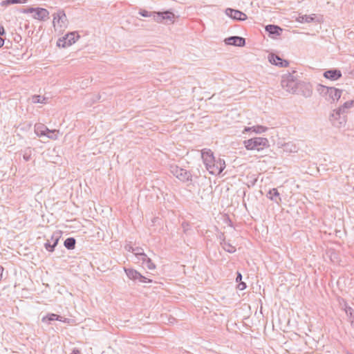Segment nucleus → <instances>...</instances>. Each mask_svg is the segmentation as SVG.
I'll return each instance as SVG.
<instances>
[{
    "label": "nucleus",
    "mask_w": 354,
    "mask_h": 354,
    "mask_svg": "<svg viewBox=\"0 0 354 354\" xmlns=\"http://www.w3.org/2000/svg\"><path fill=\"white\" fill-rule=\"evenodd\" d=\"M207 170L209 174L218 175L225 167V163L220 156H201Z\"/></svg>",
    "instance_id": "1"
},
{
    "label": "nucleus",
    "mask_w": 354,
    "mask_h": 354,
    "mask_svg": "<svg viewBox=\"0 0 354 354\" xmlns=\"http://www.w3.org/2000/svg\"><path fill=\"white\" fill-rule=\"evenodd\" d=\"M317 90L321 95L324 97L328 101H330V102L337 101L341 97L342 93L341 89L322 84H318Z\"/></svg>",
    "instance_id": "2"
},
{
    "label": "nucleus",
    "mask_w": 354,
    "mask_h": 354,
    "mask_svg": "<svg viewBox=\"0 0 354 354\" xmlns=\"http://www.w3.org/2000/svg\"><path fill=\"white\" fill-rule=\"evenodd\" d=\"M245 147L248 150L260 151L269 146V141L266 138L256 137L248 139L243 142Z\"/></svg>",
    "instance_id": "3"
},
{
    "label": "nucleus",
    "mask_w": 354,
    "mask_h": 354,
    "mask_svg": "<svg viewBox=\"0 0 354 354\" xmlns=\"http://www.w3.org/2000/svg\"><path fill=\"white\" fill-rule=\"evenodd\" d=\"M297 80L290 73L283 75L281 82L282 88L292 93L297 91Z\"/></svg>",
    "instance_id": "4"
},
{
    "label": "nucleus",
    "mask_w": 354,
    "mask_h": 354,
    "mask_svg": "<svg viewBox=\"0 0 354 354\" xmlns=\"http://www.w3.org/2000/svg\"><path fill=\"white\" fill-rule=\"evenodd\" d=\"M175 18L176 15L171 10L158 11L154 15V21L157 23L174 24Z\"/></svg>",
    "instance_id": "5"
},
{
    "label": "nucleus",
    "mask_w": 354,
    "mask_h": 354,
    "mask_svg": "<svg viewBox=\"0 0 354 354\" xmlns=\"http://www.w3.org/2000/svg\"><path fill=\"white\" fill-rule=\"evenodd\" d=\"M170 172L182 182L192 181V174L190 172L180 168L177 165H171Z\"/></svg>",
    "instance_id": "6"
},
{
    "label": "nucleus",
    "mask_w": 354,
    "mask_h": 354,
    "mask_svg": "<svg viewBox=\"0 0 354 354\" xmlns=\"http://www.w3.org/2000/svg\"><path fill=\"white\" fill-rule=\"evenodd\" d=\"M80 35L76 32H71L59 38L57 41L59 47L66 48L75 43Z\"/></svg>",
    "instance_id": "7"
},
{
    "label": "nucleus",
    "mask_w": 354,
    "mask_h": 354,
    "mask_svg": "<svg viewBox=\"0 0 354 354\" xmlns=\"http://www.w3.org/2000/svg\"><path fill=\"white\" fill-rule=\"evenodd\" d=\"M225 14L234 20L243 21L247 19L246 14L239 10L228 8L225 10Z\"/></svg>",
    "instance_id": "8"
},
{
    "label": "nucleus",
    "mask_w": 354,
    "mask_h": 354,
    "mask_svg": "<svg viewBox=\"0 0 354 354\" xmlns=\"http://www.w3.org/2000/svg\"><path fill=\"white\" fill-rule=\"evenodd\" d=\"M353 106H354V100L345 102L338 109H335L330 116L334 119L337 120L340 117V115L342 113H345L346 109H350Z\"/></svg>",
    "instance_id": "9"
},
{
    "label": "nucleus",
    "mask_w": 354,
    "mask_h": 354,
    "mask_svg": "<svg viewBox=\"0 0 354 354\" xmlns=\"http://www.w3.org/2000/svg\"><path fill=\"white\" fill-rule=\"evenodd\" d=\"M225 43L227 45L243 47L245 45V39L239 36H231L225 39Z\"/></svg>",
    "instance_id": "10"
},
{
    "label": "nucleus",
    "mask_w": 354,
    "mask_h": 354,
    "mask_svg": "<svg viewBox=\"0 0 354 354\" xmlns=\"http://www.w3.org/2000/svg\"><path fill=\"white\" fill-rule=\"evenodd\" d=\"M323 75L326 79L331 81H335L339 80L342 76V74L339 69L333 68L326 71Z\"/></svg>",
    "instance_id": "11"
},
{
    "label": "nucleus",
    "mask_w": 354,
    "mask_h": 354,
    "mask_svg": "<svg viewBox=\"0 0 354 354\" xmlns=\"http://www.w3.org/2000/svg\"><path fill=\"white\" fill-rule=\"evenodd\" d=\"M33 13L34 15H32V17L35 19H38L40 21H45L46 19L48 18L49 16V12L48 10L39 7L35 8V10Z\"/></svg>",
    "instance_id": "12"
},
{
    "label": "nucleus",
    "mask_w": 354,
    "mask_h": 354,
    "mask_svg": "<svg viewBox=\"0 0 354 354\" xmlns=\"http://www.w3.org/2000/svg\"><path fill=\"white\" fill-rule=\"evenodd\" d=\"M266 31L268 33L269 36L274 38L277 36L281 35L283 32V28L277 25L269 24L265 27Z\"/></svg>",
    "instance_id": "13"
},
{
    "label": "nucleus",
    "mask_w": 354,
    "mask_h": 354,
    "mask_svg": "<svg viewBox=\"0 0 354 354\" xmlns=\"http://www.w3.org/2000/svg\"><path fill=\"white\" fill-rule=\"evenodd\" d=\"M282 149L286 153H297L299 147L293 142H288L283 145Z\"/></svg>",
    "instance_id": "14"
},
{
    "label": "nucleus",
    "mask_w": 354,
    "mask_h": 354,
    "mask_svg": "<svg viewBox=\"0 0 354 354\" xmlns=\"http://www.w3.org/2000/svg\"><path fill=\"white\" fill-rule=\"evenodd\" d=\"M266 196L269 199L275 202L277 204H279V203L281 201V198L280 197V194L279 193L277 189H276V188H273V189H270L266 194Z\"/></svg>",
    "instance_id": "15"
},
{
    "label": "nucleus",
    "mask_w": 354,
    "mask_h": 354,
    "mask_svg": "<svg viewBox=\"0 0 354 354\" xmlns=\"http://www.w3.org/2000/svg\"><path fill=\"white\" fill-rule=\"evenodd\" d=\"M34 129L35 133L37 136L43 137L46 135V133L47 132L48 127L43 124L37 123L35 124Z\"/></svg>",
    "instance_id": "16"
},
{
    "label": "nucleus",
    "mask_w": 354,
    "mask_h": 354,
    "mask_svg": "<svg viewBox=\"0 0 354 354\" xmlns=\"http://www.w3.org/2000/svg\"><path fill=\"white\" fill-rule=\"evenodd\" d=\"M124 271L130 279L136 280L141 277V274L134 269L124 268Z\"/></svg>",
    "instance_id": "17"
},
{
    "label": "nucleus",
    "mask_w": 354,
    "mask_h": 354,
    "mask_svg": "<svg viewBox=\"0 0 354 354\" xmlns=\"http://www.w3.org/2000/svg\"><path fill=\"white\" fill-rule=\"evenodd\" d=\"M140 261L142 266L149 270H154L156 268V265L153 263L151 259L147 257V255H146L145 258H143Z\"/></svg>",
    "instance_id": "18"
},
{
    "label": "nucleus",
    "mask_w": 354,
    "mask_h": 354,
    "mask_svg": "<svg viewBox=\"0 0 354 354\" xmlns=\"http://www.w3.org/2000/svg\"><path fill=\"white\" fill-rule=\"evenodd\" d=\"M221 245L223 250L227 252L234 253L236 251L235 247L231 245L230 243L225 241V239H223V241L221 242Z\"/></svg>",
    "instance_id": "19"
},
{
    "label": "nucleus",
    "mask_w": 354,
    "mask_h": 354,
    "mask_svg": "<svg viewBox=\"0 0 354 354\" xmlns=\"http://www.w3.org/2000/svg\"><path fill=\"white\" fill-rule=\"evenodd\" d=\"M268 61L270 64L278 66V62H281L282 61V58L276 54L270 53L268 55Z\"/></svg>",
    "instance_id": "20"
},
{
    "label": "nucleus",
    "mask_w": 354,
    "mask_h": 354,
    "mask_svg": "<svg viewBox=\"0 0 354 354\" xmlns=\"http://www.w3.org/2000/svg\"><path fill=\"white\" fill-rule=\"evenodd\" d=\"M132 252L134 253L138 261H141L143 258H145L147 255L144 253L143 249L141 248H132Z\"/></svg>",
    "instance_id": "21"
},
{
    "label": "nucleus",
    "mask_w": 354,
    "mask_h": 354,
    "mask_svg": "<svg viewBox=\"0 0 354 354\" xmlns=\"http://www.w3.org/2000/svg\"><path fill=\"white\" fill-rule=\"evenodd\" d=\"M28 0H4L0 4L1 6H8L12 4L26 3Z\"/></svg>",
    "instance_id": "22"
},
{
    "label": "nucleus",
    "mask_w": 354,
    "mask_h": 354,
    "mask_svg": "<svg viewBox=\"0 0 354 354\" xmlns=\"http://www.w3.org/2000/svg\"><path fill=\"white\" fill-rule=\"evenodd\" d=\"M76 241L73 237L67 238L64 241V246L68 250H73L75 248Z\"/></svg>",
    "instance_id": "23"
},
{
    "label": "nucleus",
    "mask_w": 354,
    "mask_h": 354,
    "mask_svg": "<svg viewBox=\"0 0 354 354\" xmlns=\"http://www.w3.org/2000/svg\"><path fill=\"white\" fill-rule=\"evenodd\" d=\"M64 19L66 20V16L65 12L63 10H59L56 15L53 17V24H55V21H57L58 23L59 21H62V22H64Z\"/></svg>",
    "instance_id": "24"
},
{
    "label": "nucleus",
    "mask_w": 354,
    "mask_h": 354,
    "mask_svg": "<svg viewBox=\"0 0 354 354\" xmlns=\"http://www.w3.org/2000/svg\"><path fill=\"white\" fill-rule=\"evenodd\" d=\"M53 320H59V321H62V322H65V320H62V317H60L59 315H57L56 314H53V313H51V314H49L46 317H44L42 318V322H47V321H53Z\"/></svg>",
    "instance_id": "25"
},
{
    "label": "nucleus",
    "mask_w": 354,
    "mask_h": 354,
    "mask_svg": "<svg viewBox=\"0 0 354 354\" xmlns=\"http://www.w3.org/2000/svg\"><path fill=\"white\" fill-rule=\"evenodd\" d=\"M344 310L346 314L349 316L350 320L353 318L354 316V310L349 306L346 303L344 305Z\"/></svg>",
    "instance_id": "26"
},
{
    "label": "nucleus",
    "mask_w": 354,
    "mask_h": 354,
    "mask_svg": "<svg viewBox=\"0 0 354 354\" xmlns=\"http://www.w3.org/2000/svg\"><path fill=\"white\" fill-rule=\"evenodd\" d=\"M139 15H140L143 17H151L154 19V15H156V11L149 12L147 10L140 9L139 10Z\"/></svg>",
    "instance_id": "27"
},
{
    "label": "nucleus",
    "mask_w": 354,
    "mask_h": 354,
    "mask_svg": "<svg viewBox=\"0 0 354 354\" xmlns=\"http://www.w3.org/2000/svg\"><path fill=\"white\" fill-rule=\"evenodd\" d=\"M299 19H300V20H299L300 22L310 23L314 21L315 15H305L299 17Z\"/></svg>",
    "instance_id": "28"
},
{
    "label": "nucleus",
    "mask_w": 354,
    "mask_h": 354,
    "mask_svg": "<svg viewBox=\"0 0 354 354\" xmlns=\"http://www.w3.org/2000/svg\"><path fill=\"white\" fill-rule=\"evenodd\" d=\"M252 131L256 133H262L263 132H266L268 130V128L266 127L262 126V125H256L252 127Z\"/></svg>",
    "instance_id": "29"
},
{
    "label": "nucleus",
    "mask_w": 354,
    "mask_h": 354,
    "mask_svg": "<svg viewBox=\"0 0 354 354\" xmlns=\"http://www.w3.org/2000/svg\"><path fill=\"white\" fill-rule=\"evenodd\" d=\"M60 237H61V232L60 231H56V232H53V234L51 236V241H53V243L54 244V245H57Z\"/></svg>",
    "instance_id": "30"
},
{
    "label": "nucleus",
    "mask_w": 354,
    "mask_h": 354,
    "mask_svg": "<svg viewBox=\"0 0 354 354\" xmlns=\"http://www.w3.org/2000/svg\"><path fill=\"white\" fill-rule=\"evenodd\" d=\"M46 98L44 97H42L39 95H34L32 97V102L35 104L37 103H46L45 102Z\"/></svg>",
    "instance_id": "31"
},
{
    "label": "nucleus",
    "mask_w": 354,
    "mask_h": 354,
    "mask_svg": "<svg viewBox=\"0 0 354 354\" xmlns=\"http://www.w3.org/2000/svg\"><path fill=\"white\" fill-rule=\"evenodd\" d=\"M47 135H45V137L52 139V140H56L57 138V135L56 133V130H50L48 129L46 133Z\"/></svg>",
    "instance_id": "32"
},
{
    "label": "nucleus",
    "mask_w": 354,
    "mask_h": 354,
    "mask_svg": "<svg viewBox=\"0 0 354 354\" xmlns=\"http://www.w3.org/2000/svg\"><path fill=\"white\" fill-rule=\"evenodd\" d=\"M55 246L56 245H54L53 243L51 244L49 241H47V242L44 244L46 250L48 252H53Z\"/></svg>",
    "instance_id": "33"
},
{
    "label": "nucleus",
    "mask_w": 354,
    "mask_h": 354,
    "mask_svg": "<svg viewBox=\"0 0 354 354\" xmlns=\"http://www.w3.org/2000/svg\"><path fill=\"white\" fill-rule=\"evenodd\" d=\"M35 10V8H32V7L28 8H22V9H21L20 12L26 13V14L33 13Z\"/></svg>",
    "instance_id": "34"
},
{
    "label": "nucleus",
    "mask_w": 354,
    "mask_h": 354,
    "mask_svg": "<svg viewBox=\"0 0 354 354\" xmlns=\"http://www.w3.org/2000/svg\"><path fill=\"white\" fill-rule=\"evenodd\" d=\"M201 155H214L211 149H203L201 151Z\"/></svg>",
    "instance_id": "35"
},
{
    "label": "nucleus",
    "mask_w": 354,
    "mask_h": 354,
    "mask_svg": "<svg viewBox=\"0 0 354 354\" xmlns=\"http://www.w3.org/2000/svg\"><path fill=\"white\" fill-rule=\"evenodd\" d=\"M279 66L280 67H287L289 65V62L286 59H282L281 62H278Z\"/></svg>",
    "instance_id": "36"
},
{
    "label": "nucleus",
    "mask_w": 354,
    "mask_h": 354,
    "mask_svg": "<svg viewBox=\"0 0 354 354\" xmlns=\"http://www.w3.org/2000/svg\"><path fill=\"white\" fill-rule=\"evenodd\" d=\"M138 280L140 282H142V283H149V282H151V279H147V277L142 276V274H141V277L138 278Z\"/></svg>",
    "instance_id": "37"
},
{
    "label": "nucleus",
    "mask_w": 354,
    "mask_h": 354,
    "mask_svg": "<svg viewBox=\"0 0 354 354\" xmlns=\"http://www.w3.org/2000/svg\"><path fill=\"white\" fill-rule=\"evenodd\" d=\"M237 288L239 290H243L246 288V284L244 282H241L238 284Z\"/></svg>",
    "instance_id": "38"
},
{
    "label": "nucleus",
    "mask_w": 354,
    "mask_h": 354,
    "mask_svg": "<svg viewBox=\"0 0 354 354\" xmlns=\"http://www.w3.org/2000/svg\"><path fill=\"white\" fill-rule=\"evenodd\" d=\"M6 34V30L2 25H0V36H3Z\"/></svg>",
    "instance_id": "39"
},
{
    "label": "nucleus",
    "mask_w": 354,
    "mask_h": 354,
    "mask_svg": "<svg viewBox=\"0 0 354 354\" xmlns=\"http://www.w3.org/2000/svg\"><path fill=\"white\" fill-rule=\"evenodd\" d=\"M241 279H242L241 274L240 272H237V276H236V282L241 281Z\"/></svg>",
    "instance_id": "40"
},
{
    "label": "nucleus",
    "mask_w": 354,
    "mask_h": 354,
    "mask_svg": "<svg viewBox=\"0 0 354 354\" xmlns=\"http://www.w3.org/2000/svg\"><path fill=\"white\" fill-rule=\"evenodd\" d=\"M312 94V91L310 89H307L306 93L304 94V95L306 97H310Z\"/></svg>",
    "instance_id": "41"
},
{
    "label": "nucleus",
    "mask_w": 354,
    "mask_h": 354,
    "mask_svg": "<svg viewBox=\"0 0 354 354\" xmlns=\"http://www.w3.org/2000/svg\"><path fill=\"white\" fill-rule=\"evenodd\" d=\"M3 272V268L0 266V281L2 279Z\"/></svg>",
    "instance_id": "42"
},
{
    "label": "nucleus",
    "mask_w": 354,
    "mask_h": 354,
    "mask_svg": "<svg viewBox=\"0 0 354 354\" xmlns=\"http://www.w3.org/2000/svg\"><path fill=\"white\" fill-rule=\"evenodd\" d=\"M250 131H252V127H245L243 132Z\"/></svg>",
    "instance_id": "43"
},
{
    "label": "nucleus",
    "mask_w": 354,
    "mask_h": 354,
    "mask_svg": "<svg viewBox=\"0 0 354 354\" xmlns=\"http://www.w3.org/2000/svg\"><path fill=\"white\" fill-rule=\"evenodd\" d=\"M4 44V39L0 37V48L2 47Z\"/></svg>",
    "instance_id": "44"
},
{
    "label": "nucleus",
    "mask_w": 354,
    "mask_h": 354,
    "mask_svg": "<svg viewBox=\"0 0 354 354\" xmlns=\"http://www.w3.org/2000/svg\"><path fill=\"white\" fill-rule=\"evenodd\" d=\"M30 156H24V158L25 159L26 161H28L30 160Z\"/></svg>",
    "instance_id": "45"
},
{
    "label": "nucleus",
    "mask_w": 354,
    "mask_h": 354,
    "mask_svg": "<svg viewBox=\"0 0 354 354\" xmlns=\"http://www.w3.org/2000/svg\"><path fill=\"white\" fill-rule=\"evenodd\" d=\"M351 324L354 327V316L353 318L351 319Z\"/></svg>",
    "instance_id": "46"
},
{
    "label": "nucleus",
    "mask_w": 354,
    "mask_h": 354,
    "mask_svg": "<svg viewBox=\"0 0 354 354\" xmlns=\"http://www.w3.org/2000/svg\"><path fill=\"white\" fill-rule=\"evenodd\" d=\"M71 354H80V352L78 351H73V353Z\"/></svg>",
    "instance_id": "47"
},
{
    "label": "nucleus",
    "mask_w": 354,
    "mask_h": 354,
    "mask_svg": "<svg viewBox=\"0 0 354 354\" xmlns=\"http://www.w3.org/2000/svg\"><path fill=\"white\" fill-rule=\"evenodd\" d=\"M132 248H132L131 246H130V247H129V248L128 249V250H129V251H131V252H132Z\"/></svg>",
    "instance_id": "48"
}]
</instances>
